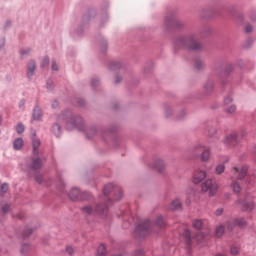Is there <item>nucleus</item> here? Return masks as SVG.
Wrapping results in <instances>:
<instances>
[{
  "label": "nucleus",
  "instance_id": "obj_22",
  "mask_svg": "<svg viewBox=\"0 0 256 256\" xmlns=\"http://www.w3.org/2000/svg\"><path fill=\"white\" fill-rule=\"evenodd\" d=\"M231 187L234 193H241V185L237 181H234Z\"/></svg>",
  "mask_w": 256,
  "mask_h": 256
},
{
  "label": "nucleus",
  "instance_id": "obj_34",
  "mask_svg": "<svg viewBox=\"0 0 256 256\" xmlns=\"http://www.w3.org/2000/svg\"><path fill=\"white\" fill-rule=\"evenodd\" d=\"M66 253H68V255H73L75 253V249L71 246H67Z\"/></svg>",
  "mask_w": 256,
  "mask_h": 256
},
{
  "label": "nucleus",
  "instance_id": "obj_2",
  "mask_svg": "<svg viewBox=\"0 0 256 256\" xmlns=\"http://www.w3.org/2000/svg\"><path fill=\"white\" fill-rule=\"evenodd\" d=\"M58 121H66L67 129H75V127L76 129H81L83 127V118L80 116L71 118V112L69 111L59 116Z\"/></svg>",
  "mask_w": 256,
  "mask_h": 256
},
{
  "label": "nucleus",
  "instance_id": "obj_27",
  "mask_svg": "<svg viewBox=\"0 0 256 256\" xmlns=\"http://www.w3.org/2000/svg\"><path fill=\"white\" fill-rule=\"evenodd\" d=\"M29 249H31V246H29V244H23L20 249V253L22 255H25V253H27L29 251Z\"/></svg>",
  "mask_w": 256,
  "mask_h": 256
},
{
  "label": "nucleus",
  "instance_id": "obj_26",
  "mask_svg": "<svg viewBox=\"0 0 256 256\" xmlns=\"http://www.w3.org/2000/svg\"><path fill=\"white\" fill-rule=\"evenodd\" d=\"M156 225L158 227H165V220H163V216H158L156 219Z\"/></svg>",
  "mask_w": 256,
  "mask_h": 256
},
{
  "label": "nucleus",
  "instance_id": "obj_53",
  "mask_svg": "<svg viewBox=\"0 0 256 256\" xmlns=\"http://www.w3.org/2000/svg\"><path fill=\"white\" fill-rule=\"evenodd\" d=\"M25 53H27V52H23V51H21V54H22V55H25Z\"/></svg>",
  "mask_w": 256,
  "mask_h": 256
},
{
  "label": "nucleus",
  "instance_id": "obj_37",
  "mask_svg": "<svg viewBox=\"0 0 256 256\" xmlns=\"http://www.w3.org/2000/svg\"><path fill=\"white\" fill-rule=\"evenodd\" d=\"M49 65V58L45 57L41 63V67H47Z\"/></svg>",
  "mask_w": 256,
  "mask_h": 256
},
{
  "label": "nucleus",
  "instance_id": "obj_39",
  "mask_svg": "<svg viewBox=\"0 0 256 256\" xmlns=\"http://www.w3.org/2000/svg\"><path fill=\"white\" fill-rule=\"evenodd\" d=\"M35 180L37 181V183H43V176H41L40 174H36Z\"/></svg>",
  "mask_w": 256,
  "mask_h": 256
},
{
  "label": "nucleus",
  "instance_id": "obj_23",
  "mask_svg": "<svg viewBox=\"0 0 256 256\" xmlns=\"http://www.w3.org/2000/svg\"><path fill=\"white\" fill-rule=\"evenodd\" d=\"M107 253V248L105 247V244H101L98 247V256H105Z\"/></svg>",
  "mask_w": 256,
  "mask_h": 256
},
{
  "label": "nucleus",
  "instance_id": "obj_24",
  "mask_svg": "<svg viewBox=\"0 0 256 256\" xmlns=\"http://www.w3.org/2000/svg\"><path fill=\"white\" fill-rule=\"evenodd\" d=\"M223 233H225V227L218 226L216 228V237H223Z\"/></svg>",
  "mask_w": 256,
  "mask_h": 256
},
{
  "label": "nucleus",
  "instance_id": "obj_20",
  "mask_svg": "<svg viewBox=\"0 0 256 256\" xmlns=\"http://www.w3.org/2000/svg\"><path fill=\"white\" fill-rule=\"evenodd\" d=\"M41 167H42L41 159L39 158L34 159L32 163V169L37 171V169H41Z\"/></svg>",
  "mask_w": 256,
  "mask_h": 256
},
{
  "label": "nucleus",
  "instance_id": "obj_9",
  "mask_svg": "<svg viewBox=\"0 0 256 256\" xmlns=\"http://www.w3.org/2000/svg\"><path fill=\"white\" fill-rule=\"evenodd\" d=\"M232 173L235 179H243L245 175H247V166H241V167L235 166L232 169Z\"/></svg>",
  "mask_w": 256,
  "mask_h": 256
},
{
  "label": "nucleus",
  "instance_id": "obj_36",
  "mask_svg": "<svg viewBox=\"0 0 256 256\" xmlns=\"http://www.w3.org/2000/svg\"><path fill=\"white\" fill-rule=\"evenodd\" d=\"M119 67H121V64H119V63H112L111 66H110V69L112 71H115V69H119Z\"/></svg>",
  "mask_w": 256,
  "mask_h": 256
},
{
  "label": "nucleus",
  "instance_id": "obj_43",
  "mask_svg": "<svg viewBox=\"0 0 256 256\" xmlns=\"http://www.w3.org/2000/svg\"><path fill=\"white\" fill-rule=\"evenodd\" d=\"M122 197H123V193L121 192V190H119L117 197H116V201H119Z\"/></svg>",
  "mask_w": 256,
  "mask_h": 256
},
{
  "label": "nucleus",
  "instance_id": "obj_15",
  "mask_svg": "<svg viewBox=\"0 0 256 256\" xmlns=\"http://www.w3.org/2000/svg\"><path fill=\"white\" fill-rule=\"evenodd\" d=\"M22 147H23V138L15 139L13 142V148L15 149V151H20Z\"/></svg>",
  "mask_w": 256,
  "mask_h": 256
},
{
  "label": "nucleus",
  "instance_id": "obj_40",
  "mask_svg": "<svg viewBox=\"0 0 256 256\" xmlns=\"http://www.w3.org/2000/svg\"><path fill=\"white\" fill-rule=\"evenodd\" d=\"M52 70L53 71H58L59 70V67L57 66V63L52 62Z\"/></svg>",
  "mask_w": 256,
  "mask_h": 256
},
{
  "label": "nucleus",
  "instance_id": "obj_38",
  "mask_svg": "<svg viewBox=\"0 0 256 256\" xmlns=\"http://www.w3.org/2000/svg\"><path fill=\"white\" fill-rule=\"evenodd\" d=\"M31 233H33V230H31V228H28L24 231L23 237H29V235H31Z\"/></svg>",
  "mask_w": 256,
  "mask_h": 256
},
{
  "label": "nucleus",
  "instance_id": "obj_31",
  "mask_svg": "<svg viewBox=\"0 0 256 256\" xmlns=\"http://www.w3.org/2000/svg\"><path fill=\"white\" fill-rule=\"evenodd\" d=\"M240 249L237 246H232L230 249L231 255H239Z\"/></svg>",
  "mask_w": 256,
  "mask_h": 256
},
{
  "label": "nucleus",
  "instance_id": "obj_6",
  "mask_svg": "<svg viewBox=\"0 0 256 256\" xmlns=\"http://www.w3.org/2000/svg\"><path fill=\"white\" fill-rule=\"evenodd\" d=\"M82 211L87 215H101V217H105L107 215V206L106 205H98L95 208L92 206H84Z\"/></svg>",
  "mask_w": 256,
  "mask_h": 256
},
{
  "label": "nucleus",
  "instance_id": "obj_30",
  "mask_svg": "<svg viewBox=\"0 0 256 256\" xmlns=\"http://www.w3.org/2000/svg\"><path fill=\"white\" fill-rule=\"evenodd\" d=\"M53 133H55V135H59V133H61V126H59V124H55L52 127Z\"/></svg>",
  "mask_w": 256,
  "mask_h": 256
},
{
  "label": "nucleus",
  "instance_id": "obj_35",
  "mask_svg": "<svg viewBox=\"0 0 256 256\" xmlns=\"http://www.w3.org/2000/svg\"><path fill=\"white\" fill-rule=\"evenodd\" d=\"M231 103H233V98L230 96L226 97L224 100V105H231Z\"/></svg>",
  "mask_w": 256,
  "mask_h": 256
},
{
  "label": "nucleus",
  "instance_id": "obj_10",
  "mask_svg": "<svg viewBox=\"0 0 256 256\" xmlns=\"http://www.w3.org/2000/svg\"><path fill=\"white\" fill-rule=\"evenodd\" d=\"M236 144H237V135L230 134L225 137L224 145H227L228 147H233Z\"/></svg>",
  "mask_w": 256,
  "mask_h": 256
},
{
  "label": "nucleus",
  "instance_id": "obj_13",
  "mask_svg": "<svg viewBox=\"0 0 256 256\" xmlns=\"http://www.w3.org/2000/svg\"><path fill=\"white\" fill-rule=\"evenodd\" d=\"M170 211H177L181 209V200L179 198H175L169 205Z\"/></svg>",
  "mask_w": 256,
  "mask_h": 256
},
{
  "label": "nucleus",
  "instance_id": "obj_44",
  "mask_svg": "<svg viewBox=\"0 0 256 256\" xmlns=\"http://www.w3.org/2000/svg\"><path fill=\"white\" fill-rule=\"evenodd\" d=\"M7 211H9V205H4V206L2 207V212H3V213H7Z\"/></svg>",
  "mask_w": 256,
  "mask_h": 256
},
{
  "label": "nucleus",
  "instance_id": "obj_21",
  "mask_svg": "<svg viewBox=\"0 0 256 256\" xmlns=\"http://www.w3.org/2000/svg\"><path fill=\"white\" fill-rule=\"evenodd\" d=\"M224 172H225V164H219L216 166L215 168L216 175H221Z\"/></svg>",
  "mask_w": 256,
  "mask_h": 256
},
{
  "label": "nucleus",
  "instance_id": "obj_41",
  "mask_svg": "<svg viewBox=\"0 0 256 256\" xmlns=\"http://www.w3.org/2000/svg\"><path fill=\"white\" fill-rule=\"evenodd\" d=\"M251 31H253V26L247 25L246 26V33H251Z\"/></svg>",
  "mask_w": 256,
  "mask_h": 256
},
{
  "label": "nucleus",
  "instance_id": "obj_5",
  "mask_svg": "<svg viewBox=\"0 0 256 256\" xmlns=\"http://www.w3.org/2000/svg\"><path fill=\"white\" fill-rule=\"evenodd\" d=\"M183 236L185 238V242H186V245H188V247L192 243H201V241L205 239V235H203L201 231H198L197 234H191V232L188 229L184 230Z\"/></svg>",
  "mask_w": 256,
  "mask_h": 256
},
{
  "label": "nucleus",
  "instance_id": "obj_32",
  "mask_svg": "<svg viewBox=\"0 0 256 256\" xmlns=\"http://www.w3.org/2000/svg\"><path fill=\"white\" fill-rule=\"evenodd\" d=\"M0 191L1 193H7V191H9V185H7V183L2 184Z\"/></svg>",
  "mask_w": 256,
  "mask_h": 256
},
{
  "label": "nucleus",
  "instance_id": "obj_42",
  "mask_svg": "<svg viewBox=\"0 0 256 256\" xmlns=\"http://www.w3.org/2000/svg\"><path fill=\"white\" fill-rule=\"evenodd\" d=\"M96 131H97V130H96L95 128L90 129V130L88 131V137H89V135H95Z\"/></svg>",
  "mask_w": 256,
  "mask_h": 256
},
{
  "label": "nucleus",
  "instance_id": "obj_3",
  "mask_svg": "<svg viewBox=\"0 0 256 256\" xmlns=\"http://www.w3.org/2000/svg\"><path fill=\"white\" fill-rule=\"evenodd\" d=\"M176 45L184 49H192L193 51H199V49H201V44L193 36L180 38L176 42Z\"/></svg>",
  "mask_w": 256,
  "mask_h": 256
},
{
  "label": "nucleus",
  "instance_id": "obj_47",
  "mask_svg": "<svg viewBox=\"0 0 256 256\" xmlns=\"http://www.w3.org/2000/svg\"><path fill=\"white\" fill-rule=\"evenodd\" d=\"M5 46V39H0V49Z\"/></svg>",
  "mask_w": 256,
  "mask_h": 256
},
{
  "label": "nucleus",
  "instance_id": "obj_12",
  "mask_svg": "<svg viewBox=\"0 0 256 256\" xmlns=\"http://www.w3.org/2000/svg\"><path fill=\"white\" fill-rule=\"evenodd\" d=\"M153 169L159 172L163 171V169H165V161H163L161 158H158L154 161Z\"/></svg>",
  "mask_w": 256,
  "mask_h": 256
},
{
  "label": "nucleus",
  "instance_id": "obj_25",
  "mask_svg": "<svg viewBox=\"0 0 256 256\" xmlns=\"http://www.w3.org/2000/svg\"><path fill=\"white\" fill-rule=\"evenodd\" d=\"M193 227L195 229H202L203 228V220H194Z\"/></svg>",
  "mask_w": 256,
  "mask_h": 256
},
{
  "label": "nucleus",
  "instance_id": "obj_14",
  "mask_svg": "<svg viewBox=\"0 0 256 256\" xmlns=\"http://www.w3.org/2000/svg\"><path fill=\"white\" fill-rule=\"evenodd\" d=\"M34 73H35V61H30L28 63V72H27L28 78L31 79Z\"/></svg>",
  "mask_w": 256,
  "mask_h": 256
},
{
  "label": "nucleus",
  "instance_id": "obj_54",
  "mask_svg": "<svg viewBox=\"0 0 256 256\" xmlns=\"http://www.w3.org/2000/svg\"><path fill=\"white\" fill-rule=\"evenodd\" d=\"M1 121H2V118H1V116H0V123H1Z\"/></svg>",
  "mask_w": 256,
  "mask_h": 256
},
{
  "label": "nucleus",
  "instance_id": "obj_50",
  "mask_svg": "<svg viewBox=\"0 0 256 256\" xmlns=\"http://www.w3.org/2000/svg\"><path fill=\"white\" fill-rule=\"evenodd\" d=\"M227 227H228L229 231L233 230V227H231L230 223L227 224Z\"/></svg>",
  "mask_w": 256,
  "mask_h": 256
},
{
  "label": "nucleus",
  "instance_id": "obj_28",
  "mask_svg": "<svg viewBox=\"0 0 256 256\" xmlns=\"http://www.w3.org/2000/svg\"><path fill=\"white\" fill-rule=\"evenodd\" d=\"M16 131L19 135H21V133H24L25 132V126L21 123H19L17 126H16Z\"/></svg>",
  "mask_w": 256,
  "mask_h": 256
},
{
  "label": "nucleus",
  "instance_id": "obj_8",
  "mask_svg": "<svg viewBox=\"0 0 256 256\" xmlns=\"http://www.w3.org/2000/svg\"><path fill=\"white\" fill-rule=\"evenodd\" d=\"M207 179V172L205 170H196L193 174V183L196 185H199V183H202V181H205Z\"/></svg>",
  "mask_w": 256,
  "mask_h": 256
},
{
  "label": "nucleus",
  "instance_id": "obj_49",
  "mask_svg": "<svg viewBox=\"0 0 256 256\" xmlns=\"http://www.w3.org/2000/svg\"><path fill=\"white\" fill-rule=\"evenodd\" d=\"M115 83H116V84H117V83H121V77L116 76Z\"/></svg>",
  "mask_w": 256,
  "mask_h": 256
},
{
  "label": "nucleus",
  "instance_id": "obj_18",
  "mask_svg": "<svg viewBox=\"0 0 256 256\" xmlns=\"http://www.w3.org/2000/svg\"><path fill=\"white\" fill-rule=\"evenodd\" d=\"M42 116H43V113L41 112V108L39 107L34 108L33 119H35V121H39V119H41Z\"/></svg>",
  "mask_w": 256,
  "mask_h": 256
},
{
  "label": "nucleus",
  "instance_id": "obj_11",
  "mask_svg": "<svg viewBox=\"0 0 256 256\" xmlns=\"http://www.w3.org/2000/svg\"><path fill=\"white\" fill-rule=\"evenodd\" d=\"M237 203L239 207H241L242 211H247L248 213H251V210L254 207V204L251 201H245V202L238 201Z\"/></svg>",
  "mask_w": 256,
  "mask_h": 256
},
{
  "label": "nucleus",
  "instance_id": "obj_29",
  "mask_svg": "<svg viewBox=\"0 0 256 256\" xmlns=\"http://www.w3.org/2000/svg\"><path fill=\"white\" fill-rule=\"evenodd\" d=\"M113 189V184H107L105 187H104V195H108L111 193Z\"/></svg>",
  "mask_w": 256,
  "mask_h": 256
},
{
  "label": "nucleus",
  "instance_id": "obj_48",
  "mask_svg": "<svg viewBox=\"0 0 256 256\" xmlns=\"http://www.w3.org/2000/svg\"><path fill=\"white\" fill-rule=\"evenodd\" d=\"M59 106V102L58 101H54L52 103V107L55 109V107H58Z\"/></svg>",
  "mask_w": 256,
  "mask_h": 256
},
{
  "label": "nucleus",
  "instance_id": "obj_16",
  "mask_svg": "<svg viewBox=\"0 0 256 256\" xmlns=\"http://www.w3.org/2000/svg\"><path fill=\"white\" fill-rule=\"evenodd\" d=\"M41 146V141L35 139L32 141L33 153L34 155L39 154V147Z\"/></svg>",
  "mask_w": 256,
  "mask_h": 256
},
{
  "label": "nucleus",
  "instance_id": "obj_7",
  "mask_svg": "<svg viewBox=\"0 0 256 256\" xmlns=\"http://www.w3.org/2000/svg\"><path fill=\"white\" fill-rule=\"evenodd\" d=\"M149 227H151L149 220H145L144 222L140 223L135 229L136 235H138V237H145V235L149 233Z\"/></svg>",
  "mask_w": 256,
  "mask_h": 256
},
{
  "label": "nucleus",
  "instance_id": "obj_4",
  "mask_svg": "<svg viewBox=\"0 0 256 256\" xmlns=\"http://www.w3.org/2000/svg\"><path fill=\"white\" fill-rule=\"evenodd\" d=\"M201 191L203 193H208L209 197H215V195H217V191H219V185L213 182V179L208 178L202 183Z\"/></svg>",
  "mask_w": 256,
  "mask_h": 256
},
{
  "label": "nucleus",
  "instance_id": "obj_46",
  "mask_svg": "<svg viewBox=\"0 0 256 256\" xmlns=\"http://www.w3.org/2000/svg\"><path fill=\"white\" fill-rule=\"evenodd\" d=\"M215 215H218V216L223 215V209L221 208V209L216 210Z\"/></svg>",
  "mask_w": 256,
  "mask_h": 256
},
{
  "label": "nucleus",
  "instance_id": "obj_45",
  "mask_svg": "<svg viewBox=\"0 0 256 256\" xmlns=\"http://www.w3.org/2000/svg\"><path fill=\"white\" fill-rule=\"evenodd\" d=\"M202 65H203V63L201 61L196 62V68L197 69H201Z\"/></svg>",
  "mask_w": 256,
  "mask_h": 256
},
{
  "label": "nucleus",
  "instance_id": "obj_1",
  "mask_svg": "<svg viewBox=\"0 0 256 256\" xmlns=\"http://www.w3.org/2000/svg\"><path fill=\"white\" fill-rule=\"evenodd\" d=\"M192 159H199L202 163H207L211 159V150L203 144H198L191 150Z\"/></svg>",
  "mask_w": 256,
  "mask_h": 256
},
{
  "label": "nucleus",
  "instance_id": "obj_52",
  "mask_svg": "<svg viewBox=\"0 0 256 256\" xmlns=\"http://www.w3.org/2000/svg\"><path fill=\"white\" fill-rule=\"evenodd\" d=\"M21 105H25V101L22 100V101H21Z\"/></svg>",
  "mask_w": 256,
  "mask_h": 256
},
{
  "label": "nucleus",
  "instance_id": "obj_33",
  "mask_svg": "<svg viewBox=\"0 0 256 256\" xmlns=\"http://www.w3.org/2000/svg\"><path fill=\"white\" fill-rule=\"evenodd\" d=\"M235 111H237V106L235 105L228 106L227 113H235Z\"/></svg>",
  "mask_w": 256,
  "mask_h": 256
},
{
  "label": "nucleus",
  "instance_id": "obj_51",
  "mask_svg": "<svg viewBox=\"0 0 256 256\" xmlns=\"http://www.w3.org/2000/svg\"><path fill=\"white\" fill-rule=\"evenodd\" d=\"M92 85H97V80H92Z\"/></svg>",
  "mask_w": 256,
  "mask_h": 256
},
{
  "label": "nucleus",
  "instance_id": "obj_17",
  "mask_svg": "<svg viewBox=\"0 0 256 256\" xmlns=\"http://www.w3.org/2000/svg\"><path fill=\"white\" fill-rule=\"evenodd\" d=\"M79 195H81V191H79L77 188H73L69 194V197L72 199V201H75V199H79Z\"/></svg>",
  "mask_w": 256,
  "mask_h": 256
},
{
  "label": "nucleus",
  "instance_id": "obj_19",
  "mask_svg": "<svg viewBox=\"0 0 256 256\" xmlns=\"http://www.w3.org/2000/svg\"><path fill=\"white\" fill-rule=\"evenodd\" d=\"M234 225H237L238 227H241L243 229L247 225V222L243 218H237L236 220H234Z\"/></svg>",
  "mask_w": 256,
  "mask_h": 256
}]
</instances>
